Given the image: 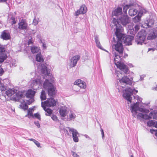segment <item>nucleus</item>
Here are the masks:
<instances>
[{"mask_svg": "<svg viewBox=\"0 0 157 157\" xmlns=\"http://www.w3.org/2000/svg\"><path fill=\"white\" fill-rule=\"evenodd\" d=\"M125 91L128 92V93H130L131 94H132L133 92V91L130 88H127L125 90Z\"/></svg>", "mask_w": 157, "mask_h": 157, "instance_id": "nucleus-51", "label": "nucleus"}, {"mask_svg": "<svg viewBox=\"0 0 157 157\" xmlns=\"http://www.w3.org/2000/svg\"><path fill=\"white\" fill-rule=\"evenodd\" d=\"M119 74H118L117 76L119 78V80L120 83H125L129 85H131L132 84V81L128 77L124 76L121 79V78H119Z\"/></svg>", "mask_w": 157, "mask_h": 157, "instance_id": "nucleus-9", "label": "nucleus"}, {"mask_svg": "<svg viewBox=\"0 0 157 157\" xmlns=\"http://www.w3.org/2000/svg\"><path fill=\"white\" fill-rule=\"evenodd\" d=\"M47 65L46 63H43L41 65V73L45 76H49L50 74L47 70Z\"/></svg>", "mask_w": 157, "mask_h": 157, "instance_id": "nucleus-14", "label": "nucleus"}, {"mask_svg": "<svg viewBox=\"0 0 157 157\" xmlns=\"http://www.w3.org/2000/svg\"><path fill=\"white\" fill-rule=\"evenodd\" d=\"M40 83V79L36 78L32 80L31 86L34 89H35V87L36 86L38 87Z\"/></svg>", "mask_w": 157, "mask_h": 157, "instance_id": "nucleus-22", "label": "nucleus"}, {"mask_svg": "<svg viewBox=\"0 0 157 157\" xmlns=\"http://www.w3.org/2000/svg\"><path fill=\"white\" fill-rule=\"evenodd\" d=\"M121 28H116L115 35L118 38L117 40H121L122 38L124 36V35L121 33Z\"/></svg>", "mask_w": 157, "mask_h": 157, "instance_id": "nucleus-16", "label": "nucleus"}, {"mask_svg": "<svg viewBox=\"0 0 157 157\" xmlns=\"http://www.w3.org/2000/svg\"><path fill=\"white\" fill-rule=\"evenodd\" d=\"M30 140L32 141L38 147H40V144L38 141L33 139H31Z\"/></svg>", "mask_w": 157, "mask_h": 157, "instance_id": "nucleus-45", "label": "nucleus"}, {"mask_svg": "<svg viewBox=\"0 0 157 157\" xmlns=\"http://www.w3.org/2000/svg\"><path fill=\"white\" fill-rule=\"evenodd\" d=\"M118 68H119L124 74L129 73V69L128 67L123 63H121L116 65Z\"/></svg>", "mask_w": 157, "mask_h": 157, "instance_id": "nucleus-6", "label": "nucleus"}, {"mask_svg": "<svg viewBox=\"0 0 157 157\" xmlns=\"http://www.w3.org/2000/svg\"><path fill=\"white\" fill-rule=\"evenodd\" d=\"M112 48L117 52L120 55L123 54L124 48L121 40H117V42L113 44Z\"/></svg>", "mask_w": 157, "mask_h": 157, "instance_id": "nucleus-3", "label": "nucleus"}, {"mask_svg": "<svg viewBox=\"0 0 157 157\" xmlns=\"http://www.w3.org/2000/svg\"><path fill=\"white\" fill-rule=\"evenodd\" d=\"M34 116L36 118L38 119V120H40V119H41L40 116V114L39 113H35L34 114Z\"/></svg>", "mask_w": 157, "mask_h": 157, "instance_id": "nucleus-50", "label": "nucleus"}, {"mask_svg": "<svg viewBox=\"0 0 157 157\" xmlns=\"http://www.w3.org/2000/svg\"><path fill=\"white\" fill-rule=\"evenodd\" d=\"M150 131H153H153H155V132H155V135L156 136H157V130H154V129H151V130H150Z\"/></svg>", "mask_w": 157, "mask_h": 157, "instance_id": "nucleus-59", "label": "nucleus"}, {"mask_svg": "<svg viewBox=\"0 0 157 157\" xmlns=\"http://www.w3.org/2000/svg\"><path fill=\"white\" fill-rule=\"evenodd\" d=\"M18 28L20 30H26L28 29V24L25 19H21L18 24Z\"/></svg>", "mask_w": 157, "mask_h": 157, "instance_id": "nucleus-4", "label": "nucleus"}, {"mask_svg": "<svg viewBox=\"0 0 157 157\" xmlns=\"http://www.w3.org/2000/svg\"><path fill=\"white\" fill-rule=\"evenodd\" d=\"M80 14H82V13H81V12H80V11L79 9L77 10L75 13V15L76 16H78Z\"/></svg>", "mask_w": 157, "mask_h": 157, "instance_id": "nucleus-55", "label": "nucleus"}, {"mask_svg": "<svg viewBox=\"0 0 157 157\" xmlns=\"http://www.w3.org/2000/svg\"><path fill=\"white\" fill-rule=\"evenodd\" d=\"M4 71L3 69L1 67V66H0V75H2L4 73Z\"/></svg>", "mask_w": 157, "mask_h": 157, "instance_id": "nucleus-56", "label": "nucleus"}, {"mask_svg": "<svg viewBox=\"0 0 157 157\" xmlns=\"http://www.w3.org/2000/svg\"><path fill=\"white\" fill-rule=\"evenodd\" d=\"M32 110V109H31L30 108L28 110L27 115L29 117H33Z\"/></svg>", "mask_w": 157, "mask_h": 157, "instance_id": "nucleus-42", "label": "nucleus"}, {"mask_svg": "<svg viewBox=\"0 0 157 157\" xmlns=\"http://www.w3.org/2000/svg\"><path fill=\"white\" fill-rule=\"evenodd\" d=\"M135 32H137L140 29V26L138 25H136L134 27Z\"/></svg>", "mask_w": 157, "mask_h": 157, "instance_id": "nucleus-54", "label": "nucleus"}, {"mask_svg": "<svg viewBox=\"0 0 157 157\" xmlns=\"http://www.w3.org/2000/svg\"><path fill=\"white\" fill-rule=\"evenodd\" d=\"M80 57V56L79 55H76L73 57L70 60V67H72L75 66L78 61L79 60Z\"/></svg>", "mask_w": 157, "mask_h": 157, "instance_id": "nucleus-12", "label": "nucleus"}, {"mask_svg": "<svg viewBox=\"0 0 157 157\" xmlns=\"http://www.w3.org/2000/svg\"><path fill=\"white\" fill-rule=\"evenodd\" d=\"M154 127L157 128V121L155 122V124L154 125Z\"/></svg>", "mask_w": 157, "mask_h": 157, "instance_id": "nucleus-61", "label": "nucleus"}, {"mask_svg": "<svg viewBox=\"0 0 157 157\" xmlns=\"http://www.w3.org/2000/svg\"><path fill=\"white\" fill-rule=\"evenodd\" d=\"M69 131L71 132L73 140L75 142H77L78 141V133L77 131L73 128H69Z\"/></svg>", "mask_w": 157, "mask_h": 157, "instance_id": "nucleus-13", "label": "nucleus"}, {"mask_svg": "<svg viewBox=\"0 0 157 157\" xmlns=\"http://www.w3.org/2000/svg\"><path fill=\"white\" fill-rule=\"evenodd\" d=\"M151 113H150L148 115L144 114L142 113H139L137 115V118L139 119H143L145 120H150L151 118Z\"/></svg>", "mask_w": 157, "mask_h": 157, "instance_id": "nucleus-17", "label": "nucleus"}, {"mask_svg": "<svg viewBox=\"0 0 157 157\" xmlns=\"http://www.w3.org/2000/svg\"><path fill=\"white\" fill-rule=\"evenodd\" d=\"M72 155L74 157H79V156L74 152H73Z\"/></svg>", "mask_w": 157, "mask_h": 157, "instance_id": "nucleus-58", "label": "nucleus"}, {"mask_svg": "<svg viewBox=\"0 0 157 157\" xmlns=\"http://www.w3.org/2000/svg\"><path fill=\"white\" fill-rule=\"evenodd\" d=\"M40 98L41 100H44L46 99V96L45 91L42 90L41 93Z\"/></svg>", "mask_w": 157, "mask_h": 157, "instance_id": "nucleus-38", "label": "nucleus"}, {"mask_svg": "<svg viewBox=\"0 0 157 157\" xmlns=\"http://www.w3.org/2000/svg\"><path fill=\"white\" fill-rule=\"evenodd\" d=\"M157 37V28L154 29L153 32L150 33L148 36L147 39V40H151Z\"/></svg>", "mask_w": 157, "mask_h": 157, "instance_id": "nucleus-19", "label": "nucleus"}, {"mask_svg": "<svg viewBox=\"0 0 157 157\" xmlns=\"http://www.w3.org/2000/svg\"><path fill=\"white\" fill-rule=\"evenodd\" d=\"M15 95H14L10 98V100L15 101H18L22 98L24 97V92L22 91H18L15 93Z\"/></svg>", "mask_w": 157, "mask_h": 157, "instance_id": "nucleus-7", "label": "nucleus"}, {"mask_svg": "<svg viewBox=\"0 0 157 157\" xmlns=\"http://www.w3.org/2000/svg\"><path fill=\"white\" fill-rule=\"evenodd\" d=\"M41 106L44 111L48 113V114L46 113V116H50L51 115L52 113V110L51 109H50L46 108V106H45V105H43V102L42 101L41 102Z\"/></svg>", "mask_w": 157, "mask_h": 157, "instance_id": "nucleus-23", "label": "nucleus"}, {"mask_svg": "<svg viewBox=\"0 0 157 157\" xmlns=\"http://www.w3.org/2000/svg\"><path fill=\"white\" fill-rule=\"evenodd\" d=\"M67 110L64 107H62L60 108L59 112L61 117H65L67 114Z\"/></svg>", "mask_w": 157, "mask_h": 157, "instance_id": "nucleus-25", "label": "nucleus"}, {"mask_svg": "<svg viewBox=\"0 0 157 157\" xmlns=\"http://www.w3.org/2000/svg\"><path fill=\"white\" fill-rule=\"evenodd\" d=\"M138 111H139L142 112H145V109L143 108H139Z\"/></svg>", "mask_w": 157, "mask_h": 157, "instance_id": "nucleus-57", "label": "nucleus"}, {"mask_svg": "<svg viewBox=\"0 0 157 157\" xmlns=\"http://www.w3.org/2000/svg\"><path fill=\"white\" fill-rule=\"evenodd\" d=\"M155 124V122H154L152 120L149 121L147 122V124L149 126H154V125Z\"/></svg>", "mask_w": 157, "mask_h": 157, "instance_id": "nucleus-44", "label": "nucleus"}, {"mask_svg": "<svg viewBox=\"0 0 157 157\" xmlns=\"http://www.w3.org/2000/svg\"><path fill=\"white\" fill-rule=\"evenodd\" d=\"M113 24L114 26L116 27V28H121V25L120 24H119V22L117 20L113 18Z\"/></svg>", "mask_w": 157, "mask_h": 157, "instance_id": "nucleus-33", "label": "nucleus"}, {"mask_svg": "<svg viewBox=\"0 0 157 157\" xmlns=\"http://www.w3.org/2000/svg\"><path fill=\"white\" fill-rule=\"evenodd\" d=\"M154 23V21L152 19H149L147 21V23H145L147 27H152Z\"/></svg>", "mask_w": 157, "mask_h": 157, "instance_id": "nucleus-32", "label": "nucleus"}, {"mask_svg": "<svg viewBox=\"0 0 157 157\" xmlns=\"http://www.w3.org/2000/svg\"><path fill=\"white\" fill-rule=\"evenodd\" d=\"M146 34L144 30L140 31L136 36V41L138 44H142L143 43L146 37Z\"/></svg>", "mask_w": 157, "mask_h": 157, "instance_id": "nucleus-2", "label": "nucleus"}, {"mask_svg": "<svg viewBox=\"0 0 157 157\" xmlns=\"http://www.w3.org/2000/svg\"><path fill=\"white\" fill-rule=\"evenodd\" d=\"M121 56L117 54H115L114 58V63L115 65H116L117 64L121 63Z\"/></svg>", "mask_w": 157, "mask_h": 157, "instance_id": "nucleus-26", "label": "nucleus"}, {"mask_svg": "<svg viewBox=\"0 0 157 157\" xmlns=\"http://www.w3.org/2000/svg\"><path fill=\"white\" fill-rule=\"evenodd\" d=\"M69 119H70V120H71L75 119V118L76 116L75 114L71 113L69 115Z\"/></svg>", "mask_w": 157, "mask_h": 157, "instance_id": "nucleus-47", "label": "nucleus"}, {"mask_svg": "<svg viewBox=\"0 0 157 157\" xmlns=\"http://www.w3.org/2000/svg\"><path fill=\"white\" fill-rule=\"evenodd\" d=\"M79 10L81 12V13H82V14H84L86 13L87 11V9L85 5H82Z\"/></svg>", "mask_w": 157, "mask_h": 157, "instance_id": "nucleus-34", "label": "nucleus"}, {"mask_svg": "<svg viewBox=\"0 0 157 157\" xmlns=\"http://www.w3.org/2000/svg\"><path fill=\"white\" fill-rule=\"evenodd\" d=\"M151 113V117L154 119H157V111L154 110L150 112Z\"/></svg>", "mask_w": 157, "mask_h": 157, "instance_id": "nucleus-39", "label": "nucleus"}, {"mask_svg": "<svg viewBox=\"0 0 157 157\" xmlns=\"http://www.w3.org/2000/svg\"><path fill=\"white\" fill-rule=\"evenodd\" d=\"M16 91L17 90L14 89H9L6 91L5 93L8 96L10 97L11 98L13 96Z\"/></svg>", "mask_w": 157, "mask_h": 157, "instance_id": "nucleus-21", "label": "nucleus"}, {"mask_svg": "<svg viewBox=\"0 0 157 157\" xmlns=\"http://www.w3.org/2000/svg\"><path fill=\"white\" fill-rule=\"evenodd\" d=\"M5 52V49L4 47L2 45L0 44V55L5 54L4 53Z\"/></svg>", "mask_w": 157, "mask_h": 157, "instance_id": "nucleus-40", "label": "nucleus"}, {"mask_svg": "<svg viewBox=\"0 0 157 157\" xmlns=\"http://www.w3.org/2000/svg\"><path fill=\"white\" fill-rule=\"evenodd\" d=\"M20 107L24 110H26L28 109V106L27 103L25 102V101L24 100L23 101L21 102L20 105Z\"/></svg>", "mask_w": 157, "mask_h": 157, "instance_id": "nucleus-30", "label": "nucleus"}, {"mask_svg": "<svg viewBox=\"0 0 157 157\" xmlns=\"http://www.w3.org/2000/svg\"><path fill=\"white\" fill-rule=\"evenodd\" d=\"M101 134H102V137H103L104 136V132H103V129H101Z\"/></svg>", "mask_w": 157, "mask_h": 157, "instance_id": "nucleus-60", "label": "nucleus"}, {"mask_svg": "<svg viewBox=\"0 0 157 157\" xmlns=\"http://www.w3.org/2000/svg\"><path fill=\"white\" fill-rule=\"evenodd\" d=\"M95 40L97 44V46L100 48H101V45L100 42L99 40H98V37H96L95 38Z\"/></svg>", "mask_w": 157, "mask_h": 157, "instance_id": "nucleus-41", "label": "nucleus"}, {"mask_svg": "<svg viewBox=\"0 0 157 157\" xmlns=\"http://www.w3.org/2000/svg\"><path fill=\"white\" fill-rule=\"evenodd\" d=\"M122 12V8L118 7L116 9H115L112 12V15L113 16H118L121 14Z\"/></svg>", "mask_w": 157, "mask_h": 157, "instance_id": "nucleus-24", "label": "nucleus"}, {"mask_svg": "<svg viewBox=\"0 0 157 157\" xmlns=\"http://www.w3.org/2000/svg\"><path fill=\"white\" fill-rule=\"evenodd\" d=\"M121 24L124 25L129 23L130 21L129 18L127 14L122 16L119 19Z\"/></svg>", "mask_w": 157, "mask_h": 157, "instance_id": "nucleus-11", "label": "nucleus"}, {"mask_svg": "<svg viewBox=\"0 0 157 157\" xmlns=\"http://www.w3.org/2000/svg\"><path fill=\"white\" fill-rule=\"evenodd\" d=\"M38 18L36 19V17H35L33 21V24L35 25H37L38 22Z\"/></svg>", "mask_w": 157, "mask_h": 157, "instance_id": "nucleus-49", "label": "nucleus"}, {"mask_svg": "<svg viewBox=\"0 0 157 157\" xmlns=\"http://www.w3.org/2000/svg\"><path fill=\"white\" fill-rule=\"evenodd\" d=\"M36 92L32 89L28 90L26 92L25 96L28 98H33L34 97Z\"/></svg>", "mask_w": 157, "mask_h": 157, "instance_id": "nucleus-20", "label": "nucleus"}, {"mask_svg": "<svg viewBox=\"0 0 157 157\" xmlns=\"http://www.w3.org/2000/svg\"><path fill=\"white\" fill-rule=\"evenodd\" d=\"M129 6L128 5H126L124 7L123 10L124 12H125L126 13L127 12V10L129 8Z\"/></svg>", "mask_w": 157, "mask_h": 157, "instance_id": "nucleus-52", "label": "nucleus"}, {"mask_svg": "<svg viewBox=\"0 0 157 157\" xmlns=\"http://www.w3.org/2000/svg\"><path fill=\"white\" fill-rule=\"evenodd\" d=\"M56 103V101L53 98H48L46 101L43 102V105L45 106L50 107L55 106Z\"/></svg>", "mask_w": 157, "mask_h": 157, "instance_id": "nucleus-8", "label": "nucleus"}, {"mask_svg": "<svg viewBox=\"0 0 157 157\" xmlns=\"http://www.w3.org/2000/svg\"><path fill=\"white\" fill-rule=\"evenodd\" d=\"M51 118L54 121H57L58 120L57 117L55 115H52L51 116Z\"/></svg>", "mask_w": 157, "mask_h": 157, "instance_id": "nucleus-53", "label": "nucleus"}, {"mask_svg": "<svg viewBox=\"0 0 157 157\" xmlns=\"http://www.w3.org/2000/svg\"><path fill=\"white\" fill-rule=\"evenodd\" d=\"M128 56V55L126 54H125L124 57L125 58L126 57Z\"/></svg>", "mask_w": 157, "mask_h": 157, "instance_id": "nucleus-64", "label": "nucleus"}, {"mask_svg": "<svg viewBox=\"0 0 157 157\" xmlns=\"http://www.w3.org/2000/svg\"><path fill=\"white\" fill-rule=\"evenodd\" d=\"M0 88L1 90L2 91H5L6 89V87L4 86V85L2 83H0Z\"/></svg>", "mask_w": 157, "mask_h": 157, "instance_id": "nucleus-46", "label": "nucleus"}, {"mask_svg": "<svg viewBox=\"0 0 157 157\" xmlns=\"http://www.w3.org/2000/svg\"><path fill=\"white\" fill-rule=\"evenodd\" d=\"M138 12L137 10L134 8L130 9L128 11V13L129 15L131 16H133L136 15Z\"/></svg>", "mask_w": 157, "mask_h": 157, "instance_id": "nucleus-31", "label": "nucleus"}, {"mask_svg": "<svg viewBox=\"0 0 157 157\" xmlns=\"http://www.w3.org/2000/svg\"><path fill=\"white\" fill-rule=\"evenodd\" d=\"M118 68H119L124 74L129 73V69L128 67L123 63H121L116 65Z\"/></svg>", "mask_w": 157, "mask_h": 157, "instance_id": "nucleus-5", "label": "nucleus"}, {"mask_svg": "<svg viewBox=\"0 0 157 157\" xmlns=\"http://www.w3.org/2000/svg\"><path fill=\"white\" fill-rule=\"evenodd\" d=\"M123 96L128 101H129L130 102H131L132 98L131 97V94L125 92L123 94Z\"/></svg>", "mask_w": 157, "mask_h": 157, "instance_id": "nucleus-29", "label": "nucleus"}, {"mask_svg": "<svg viewBox=\"0 0 157 157\" xmlns=\"http://www.w3.org/2000/svg\"><path fill=\"white\" fill-rule=\"evenodd\" d=\"M139 104V102H136L131 107L132 108V112H134L136 113H137V111H138Z\"/></svg>", "mask_w": 157, "mask_h": 157, "instance_id": "nucleus-27", "label": "nucleus"}, {"mask_svg": "<svg viewBox=\"0 0 157 157\" xmlns=\"http://www.w3.org/2000/svg\"><path fill=\"white\" fill-rule=\"evenodd\" d=\"M0 56V63H3L7 58L6 54H3Z\"/></svg>", "mask_w": 157, "mask_h": 157, "instance_id": "nucleus-36", "label": "nucleus"}, {"mask_svg": "<svg viewBox=\"0 0 157 157\" xmlns=\"http://www.w3.org/2000/svg\"><path fill=\"white\" fill-rule=\"evenodd\" d=\"M141 17L138 15L135 16L133 18V22L134 23H136L139 22L140 21Z\"/></svg>", "mask_w": 157, "mask_h": 157, "instance_id": "nucleus-37", "label": "nucleus"}, {"mask_svg": "<svg viewBox=\"0 0 157 157\" xmlns=\"http://www.w3.org/2000/svg\"><path fill=\"white\" fill-rule=\"evenodd\" d=\"M34 101V100L33 98H30V99L29 100L27 101V104L29 105L33 103Z\"/></svg>", "mask_w": 157, "mask_h": 157, "instance_id": "nucleus-48", "label": "nucleus"}, {"mask_svg": "<svg viewBox=\"0 0 157 157\" xmlns=\"http://www.w3.org/2000/svg\"><path fill=\"white\" fill-rule=\"evenodd\" d=\"M0 1L1 2H6V0H0Z\"/></svg>", "mask_w": 157, "mask_h": 157, "instance_id": "nucleus-63", "label": "nucleus"}, {"mask_svg": "<svg viewBox=\"0 0 157 157\" xmlns=\"http://www.w3.org/2000/svg\"><path fill=\"white\" fill-rule=\"evenodd\" d=\"M6 30H5L2 33L0 37L3 40H8L11 38L10 34L9 32H7Z\"/></svg>", "mask_w": 157, "mask_h": 157, "instance_id": "nucleus-15", "label": "nucleus"}, {"mask_svg": "<svg viewBox=\"0 0 157 157\" xmlns=\"http://www.w3.org/2000/svg\"><path fill=\"white\" fill-rule=\"evenodd\" d=\"M31 50L32 53L34 54L38 52L40 50V49L37 47L33 46L31 48Z\"/></svg>", "mask_w": 157, "mask_h": 157, "instance_id": "nucleus-35", "label": "nucleus"}, {"mask_svg": "<svg viewBox=\"0 0 157 157\" xmlns=\"http://www.w3.org/2000/svg\"><path fill=\"white\" fill-rule=\"evenodd\" d=\"M133 38L134 37L132 36L127 35L123 37L122 40L125 45H129L132 44V42Z\"/></svg>", "mask_w": 157, "mask_h": 157, "instance_id": "nucleus-10", "label": "nucleus"}, {"mask_svg": "<svg viewBox=\"0 0 157 157\" xmlns=\"http://www.w3.org/2000/svg\"><path fill=\"white\" fill-rule=\"evenodd\" d=\"M43 47L44 48H46V46L45 44H43Z\"/></svg>", "mask_w": 157, "mask_h": 157, "instance_id": "nucleus-62", "label": "nucleus"}, {"mask_svg": "<svg viewBox=\"0 0 157 157\" xmlns=\"http://www.w3.org/2000/svg\"><path fill=\"white\" fill-rule=\"evenodd\" d=\"M44 89L47 88L48 94L50 97H53L56 94V88L52 84L49 82V80L46 79L43 84Z\"/></svg>", "mask_w": 157, "mask_h": 157, "instance_id": "nucleus-1", "label": "nucleus"}, {"mask_svg": "<svg viewBox=\"0 0 157 157\" xmlns=\"http://www.w3.org/2000/svg\"><path fill=\"white\" fill-rule=\"evenodd\" d=\"M74 84L78 86L81 88L85 89L86 87L85 83L79 79L75 81Z\"/></svg>", "mask_w": 157, "mask_h": 157, "instance_id": "nucleus-18", "label": "nucleus"}, {"mask_svg": "<svg viewBox=\"0 0 157 157\" xmlns=\"http://www.w3.org/2000/svg\"><path fill=\"white\" fill-rule=\"evenodd\" d=\"M36 59L38 62H43L44 61V58L41 53H39L36 54Z\"/></svg>", "mask_w": 157, "mask_h": 157, "instance_id": "nucleus-28", "label": "nucleus"}, {"mask_svg": "<svg viewBox=\"0 0 157 157\" xmlns=\"http://www.w3.org/2000/svg\"><path fill=\"white\" fill-rule=\"evenodd\" d=\"M11 20V24L12 25L15 24L17 23V20L16 19L15 17H12L10 18Z\"/></svg>", "mask_w": 157, "mask_h": 157, "instance_id": "nucleus-43", "label": "nucleus"}]
</instances>
